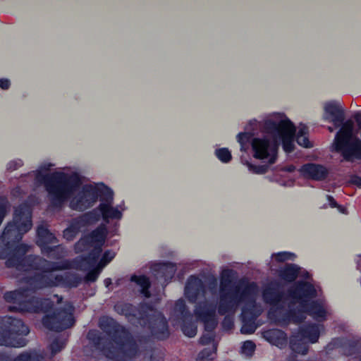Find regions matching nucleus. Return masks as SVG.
<instances>
[{
	"label": "nucleus",
	"instance_id": "1",
	"mask_svg": "<svg viewBox=\"0 0 361 361\" xmlns=\"http://www.w3.org/2000/svg\"><path fill=\"white\" fill-rule=\"evenodd\" d=\"M99 326L109 340L105 338L99 330L90 329L87 339L94 350L112 361H130L137 355V345L126 326L111 317L101 319Z\"/></svg>",
	"mask_w": 361,
	"mask_h": 361
},
{
	"label": "nucleus",
	"instance_id": "2",
	"mask_svg": "<svg viewBox=\"0 0 361 361\" xmlns=\"http://www.w3.org/2000/svg\"><path fill=\"white\" fill-rule=\"evenodd\" d=\"M4 298L13 303L8 310L12 312L44 313L42 318L43 326L51 331L60 332L71 328L75 324L73 312L66 308H54V302L47 298L32 296L27 298V290L20 288L6 291Z\"/></svg>",
	"mask_w": 361,
	"mask_h": 361
},
{
	"label": "nucleus",
	"instance_id": "3",
	"mask_svg": "<svg viewBox=\"0 0 361 361\" xmlns=\"http://www.w3.org/2000/svg\"><path fill=\"white\" fill-rule=\"evenodd\" d=\"M233 270L225 269L221 274L218 312L224 315L235 309L241 303V319L256 320L261 314V307L257 304L255 295L257 286L255 282L243 286L235 285L232 281Z\"/></svg>",
	"mask_w": 361,
	"mask_h": 361
},
{
	"label": "nucleus",
	"instance_id": "4",
	"mask_svg": "<svg viewBox=\"0 0 361 361\" xmlns=\"http://www.w3.org/2000/svg\"><path fill=\"white\" fill-rule=\"evenodd\" d=\"M140 307L137 308L131 303H123L116 305L115 310L126 317L137 319L156 339L164 341L169 338L171 334L169 322L163 312L150 303H142Z\"/></svg>",
	"mask_w": 361,
	"mask_h": 361
},
{
	"label": "nucleus",
	"instance_id": "5",
	"mask_svg": "<svg viewBox=\"0 0 361 361\" xmlns=\"http://www.w3.org/2000/svg\"><path fill=\"white\" fill-rule=\"evenodd\" d=\"M258 128L263 130V123L252 119L245 126V132L237 135V140L240 145V150L245 151L251 144L254 157L258 159H268L269 164H274L278 157L279 144L276 140H270L264 136L262 138L254 137Z\"/></svg>",
	"mask_w": 361,
	"mask_h": 361
},
{
	"label": "nucleus",
	"instance_id": "6",
	"mask_svg": "<svg viewBox=\"0 0 361 361\" xmlns=\"http://www.w3.org/2000/svg\"><path fill=\"white\" fill-rule=\"evenodd\" d=\"M44 184L52 206L60 207L80 184L77 176H68L63 173H55L44 177Z\"/></svg>",
	"mask_w": 361,
	"mask_h": 361
},
{
	"label": "nucleus",
	"instance_id": "7",
	"mask_svg": "<svg viewBox=\"0 0 361 361\" xmlns=\"http://www.w3.org/2000/svg\"><path fill=\"white\" fill-rule=\"evenodd\" d=\"M30 329L21 319L0 317V345L21 348L27 343L25 336Z\"/></svg>",
	"mask_w": 361,
	"mask_h": 361
},
{
	"label": "nucleus",
	"instance_id": "8",
	"mask_svg": "<svg viewBox=\"0 0 361 361\" xmlns=\"http://www.w3.org/2000/svg\"><path fill=\"white\" fill-rule=\"evenodd\" d=\"M263 132L271 135L273 138L270 140H276L279 145L281 141L283 149L286 152L290 153L294 150L293 139L295 135V127L289 119L286 118L279 122L271 119L265 120L263 122Z\"/></svg>",
	"mask_w": 361,
	"mask_h": 361
},
{
	"label": "nucleus",
	"instance_id": "9",
	"mask_svg": "<svg viewBox=\"0 0 361 361\" xmlns=\"http://www.w3.org/2000/svg\"><path fill=\"white\" fill-rule=\"evenodd\" d=\"M32 226L31 212L25 207L19 206L14 211L13 221L7 224L1 235L14 245L21 240L23 235L31 229Z\"/></svg>",
	"mask_w": 361,
	"mask_h": 361
},
{
	"label": "nucleus",
	"instance_id": "10",
	"mask_svg": "<svg viewBox=\"0 0 361 361\" xmlns=\"http://www.w3.org/2000/svg\"><path fill=\"white\" fill-rule=\"evenodd\" d=\"M353 126L350 121L343 125L335 137V148L341 152L343 159L352 161L353 158L361 159V140L352 137Z\"/></svg>",
	"mask_w": 361,
	"mask_h": 361
},
{
	"label": "nucleus",
	"instance_id": "11",
	"mask_svg": "<svg viewBox=\"0 0 361 361\" xmlns=\"http://www.w3.org/2000/svg\"><path fill=\"white\" fill-rule=\"evenodd\" d=\"M30 246L24 243H15L11 249V254L6 260L5 264L8 268H15L20 271H29L34 267L38 255H25L29 251Z\"/></svg>",
	"mask_w": 361,
	"mask_h": 361
},
{
	"label": "nucleus",
	"instance_id": "12",
	"mask_svg": "<svg viewBox=\"0 0 361 361\" xmlns=\"http://www.w3.org/2000/svg\"><path fill=\"white\" fill-rule=\"evenodd\" d=\"M218 306L216 303L208 300L196 303L194 314L197 319L204 324L205 331H213L218 325L216 312Z\"/></svg>",
	"mask_w": 361,
	"mask_h": 361
},
{
	"label": "nucleus",
	"instance_id": "13",
	"mask_svg": "<svg viewBox=\"0 0 361 361\" xmlns=\"http://www.w3.org/2000/svg\"><path fill=\"white\" fill-rule=\"evenodd\" d=\"M304 310L289 308L288 310L281 309H271L268 312L269 318L274 321L275 323L280 326H285L288 325L290 322L295 324H300L304 322L306 317L305 315Z\"/></svg>",
	"mask_w": 361,
	"mask_h": 361
},
{
	"label": "nucleus",
	"instance_id": "14",
	"mask_svg": "<svg viewBox=\"0 0 361 361\" xmlns=\"http://www.w3.org/2000/svg\"><path fill=\"white\" fill-rule=\"evenodd\" d=\"M97 191L96 186L90 184L83 185L82 190L71 200V208L82 212L91 207L98 200Z\"/></svg>",
	"mask_w": 361,
	"mask_h": 361
},
{
	"label": "nucleus",
	"instance_id": "15",
	"mask_svg": "<svg viewBox=\"0 0 361 361\" xmlns=\"http://www.w3.org/2000/svg\"><path fill=\"white\" fill-rule=\"evenodd\" d=\"M107 234L105 226H100L91 231L90 233L83 235L74 245V250L76 253L82 252L90 250L94 246H99L102 248Z\"/></svg>",
	"mask_w": 361,
	"mask_h": 361
},
{
	"label": "nucleus",
	"instance_id": "16",
	"mask_svg": "<svg viewBox=\"0 0 361 361\" xmlns=\"http://www.w3.org/2000/svg\"><path fill=\"white\" fill-rule=\"evenodd\" d=\"M329 350L339 349L340 353L345 356L357 355L361 353V341L346 337L333 338L327 345Z\"/></svg>",
	"mask_w": 361,
	"mask_h": 361
},
{
	"label": "nucleus",
	"instance_id": "17",
	"mask_svg": "<svg viewBox=\"0 0 361 361\" xmlns=\"http://www.w3.org/2000/svg\"><path fill=\"white\" fill-rule=\"evenodd\" d=\"M77 267L78 262L75 259L51 261L39 256L32 269H44L49 274H53L54 271L69 270Z\"/></svg>",
	"mask_w": 361,
	"mask_h": 361
},
{
	"label": "nucleus",
	"instance_id": "18",
	"mask_svg": "<svg viewBox=\"0 0 361 361\" xmlns=\"http://www.w3.org/2000/svg\"><path fill=\"white\" fill-rule=\"evenodd\" d=\"M30 271H35V272L25 276L23 281L31 290L35 291L54 288V274H49L44 269H30Z\"/></svg>",
	"mask_w": 361,
	"mask_h": 361
},
{
	"label": "nucleus",
	"instance_id": "19",
	"mask_svg": "<svg viewBox=\"0 0 361 361\" xmlns=\"http://www.w3.org/2000/svg\"><path fill=\"white\" fill-rule=\"evenodd\" d=\"M288 297L286 293L281 290L277 284H269L262 290V298L266 304L270 305V309L276 310L278 307L284 308V305Z\"/></svg>",
	"mask_w": 361,
	"mask_h": 361
},
{
	"label": "nucleus",
	"instance_id": "20",
	"mask_svg": "<svg viewBox=\"0 0 361 361\" xmlns=\"http://www.w3.org/2000/svg\"><path fill=\"white\" fill-rule=\"evenodd\" d=\"M289 298L297 302H308L310 299L317 296V290L314 286L307 281H298L293 288H290L288 291Z\"/></svg>",
	"mask_w": 361,
	"mask_h": 361
},
{
	"label": "nucleus",
	"instance_id": "21",
	"mask_svg": "<svg viewBox=\"0 0 361 361\" xmlns=\"http://www.w3.org/2000/svg\"><path fill=\"white\" fill-rule=\"evenodd\" d=\"M206 286L196 275L188 277L184 289V295L190 303H196L200 296H204Z\"/></svg>",
	"mask_w": 361,
	"mask_h": 361
},
{
	"label": "nucleus",
	"instance_id": "22",
	"mask_svg": "<svg viewBox=\"0 0 361 361\" xmlns=\"http://www.w3.org/2000/svg\"><path fill=\"white\" fill-rule=\"evenodd\" d=\"M324 120L332 123L336 128L342 127L345 121V111L339 102L331 101L324 105Z\"/></svg>",
	"mask_w": 361,
	"mask_h": 361
},
{
	"label": "nucleus",
	"instance_id": "23",
	"mask_svg": "<svg viewBox=\"0 0 361 361\" xmlns=\"http://www.w3.org/2000/svg\"><path fill=\"white\" fill-rule=\"evenodd\" d=\"M154 277L162 286H166L173 278L176 271V264L171 262H159L151 267Z\"/></svg>",
	"mask_w": 361,
	"mask_h": 361
},
{
	"label": "nucleus",
	"instance_id": "24",
	"mask_svg": "<svg viewBox=\"0 0 361 361\" xmlns=\"http://www.w3.org/2000/svg\"><path fill=\"white\" fill-rule=\"evenodd\" d=\"M54 287L65 288H77L82 281V277L75 272L66 271L61 274H54Z\"/></svg>",
	"mask_w": 361,
	"mask_h": 361
},
{
	"label": "nucleus",
	"instance_id": "25",
	"mask_svg": "<svg viewBox=\"0 0 361 361\" xmlns=\"http://www.w3.org/2000/svg\"><path fill=\"white\" fill-rule=\"evenodd\" d=\"M300 172L304 177L315 180H324L328 176V171L325 166L313 163L303 164Z\"/></svg>",
	"mask_w": 361,
	"mask_h": 361
},
{
	"label": "nucleus",
	"instance_id": "26",
	"mask_svg": "<svg viewBox=\"0 0 361 361\" xmlns=\"http://www.w3.org/2000/svg\"><path fill=\"white\" fill-rule=\"evenodd\" d=\"M56 243H58L57 238L46 226L40 225L37 227L36 244L40 248L41 252L44 250V248L50 246V244Z\"/></svg>",
	"mask_w": 361,
	"mask_h": 361
},
{
	"label": "nucleus",
	"instance_id": "27",
	"mask_svg": "<svg viewBox=\"0 0 361 361\" xmlns=\"http://www.w3.org/2000/svg\"><path fill=\"white\" fill-rule=\"evenodd\" d=\"M263 336L269 343L279 348H283L287 345V334L283 330L278 329H268L263 333Z\"/></svg>",
	"mask_w": 361,
	"mask_h": 361
},
{
	"label": "nucleus",
	"instance_id": "28",
	"mask_svg": "<svg viewBox=\"0 0 361 361\" xmlns=\"http://www.w3.org/2000/svg\"><path fill=\"white\" fill-rule=\"evenodd\" d=\"M300 307L304 312L317 320H325L326 311L322 305L317 300L301 302Z\"/></svg>",
	"mask_w": 361,
	"mask_h": 361
},
{
	"label": "nucleus",
	"instance_id": "29",
	"mask_svg": "<svg viewBox=\"0 0 361 361\" xmlns=\"http://www.w3.org/2000/svg\"><path fill=\"white\" fill-rule=\"evenodd\" d=\"M298 334L310 343H315L319 338L320 331L317 324H306L300 327Z\"/></svg>",
	"mask_w": 361,
	"mask_h": 361
},
{
	"label": "nucleus",
	"instance_id": "30",
	"mask_svg": "<svg viewBox=\"0 0 361 361\" xmlns=\"http://www.w3.org/2000/svg\"><path fill=\"white\" fill-rule=\"evenodd\" d=\"M98 208L101 217L106 223H109V219H121L123 216L122 212L118 207H114L112 204H99Z\"/></svg>",
	"mask_w": 361,
	"mask_h": 361
},
{
	"label": "nucleus",
	"instance_id": "31",
	"mask_svg": "<svg viewBox=\"0 0 361 361\" xmlns=\"http://www.w3.org/2000/svg\"><path fill=\"white\" fill-rule=\"evenodd\" d=\"M300 267L295 264H286L279 273V277L285 282L291 283L298 276Z\"/></svg>",
	"mask_w": 361,
	"mask_h": 361
},
{
	"label": "nucleus",
	"instance_id": "32",
	"mask_svg": "<svg viewBox=\"0 0 361 361\" xmlns=\"http://www.w3.org/2000/svg\"><path fill=\"white\" fill-rule=\"evenodd\" d=\"M289 346L293 352L301 355L307 354L309 349L308 343L299 334L290 336Z\"/></svg>",
	"mask_w": 361,
	"mask_h": 361
},
{
	"label": "nucleus",
	"instance_id": "33",
	"mask_svg": "<svg viewBox=\"0 0 361 361\" xmlns=\"http://www.w3.org/2000/svg\"><path fill=\"white\" fill-rule=\"evenodd\" d=\"M41 253L49 259L60 261L66 259L65 257L67 255V250L61 244H59L56 245H50L44 248V250Z\"/></svg>",
	"mask_w": 361,
	"mask_h": 361
},
{
	"label": "nucleus",
	"instance_id": "34",
	"mask_svg": "<svg viewBox=\"0 0 361 361\" xmlns=\"http://www.w3.org/2000/svg\"><path fill=\"white\" fill-rule=\"evenodd\" d=\"M101 218L98 207L92 210L85 212L83 214L76 217V219L82 226L85 227L97 222Z\"/></svg>",
	"mask_w": 361,
	"mask_h": 361
},
{
	"label": "nucleus",
	"instance_id": "35",
	"mask_svg": "<svg viewBox=\"0 0 361 361\" xmlns=\"http://www.w3.org/2000/svg\"><path fill=\"white\" fill-rule=\"evenodd\" d=\"M173 316L178 320L190 318L192 314L189 311L185 301L179 299L176 301L173 309Z\"/></svg>",
	"mask_w": 361,
	"mask_h": 361
},
{
	"label": "nucleus",
	"instance_id": "36",
	"mask_svg": "<svg viewBox=\"0 0 361 361\" xmlns=\"http://www.w3.org/2000/svg\"><path fill=\"white\" fill-rule=\"evenodd\" d=\"M96 187L98 189V199H99L101 202L100 204H113V190L102 183L97 185Z\"/></svg>",
	"mask_w": 361,
	"mask_h": 361
},
{
	"label": "nucleus",
	"instance_id": "37",
	"mask_svg": "<svg viewBox=\"0 0 361 361\" xmlns=\"http://www.w3.org/2000/svg\"><path fill=\"white\" fill-rule=\"evenodd\" d=\"M130 281L135 283L140 286L141 293L147 298L150 296L149 288L151 287V282L149 279L145 275L137 276L133 274L130 277Z\"/></svg>",
	"mask_w": 361,
	"mask_h": 361
},
{
	"label": "nucleus",
	"instance_id": "38",
	"mask_svg": "<svg viewBox=\"0 0 361 361\" xmlns=\"http://www.w3.org/2000/svg\"><path fill=\"white\" fill-rule=\"evenodd\" d=\"M82 228L76 218L73 219L68 226L63 232V238L68 241L73 240Z\"/></svg>",
	"mask_w": 361,
	"mask_h": 361
},
{
	"label": "nucleus",
	"instance_id": "39",
	"mask_svg": "<svg viewBox=\"0 0 361 361\" xmlns=\"http://www.w3.org/2000/svg\"><path fill=\"white\" fill-rule=\"evenodd\" d=\"M44 356L36 350L24 351L12 360V361H42Z\"/></svg>",
	"mask_w": 361,
	"mask_h": 361
},
{
	"label": "nucleus",
	"instance_id": "40",
	"mask_svg": "<svg viewBox=\"0 0 361 361\" xmlns=\"http://www.w3.org/2000/svg\"><path fill=\"white\" fill-rule=\"evenodd\" d=\"M181 321V330L183 334L189 338H193L197 334V326L192 321V315L190 318L183 319Z\"/></svg>",
	"mask_w": 361,
	"mask_h": 361
},
{
	"label": "nucleus",
	"instance_id": "41",
	"mask_svg": "<svg viewBox=\"0 0 361 361\" xmlns=\"http://www.w3.org/2000/svg\"><path fill=\"white\" fill-rule=\"evenodd\" d=\"M102 252V248L99 247V246H94L86 256L82 257V261L89 267H97Z\"/></svg>",
	"mask_w": 361,
	"mask_h": 361
},
{
	"label": "nucleus",
	"instance_id": "42",
	"mask_svg": "<svg viewBox=\"0 0 361 361\" xmlns=\"http://www.w3.org/2000/svg\"><path fill=\"white\" fill-rule=\"evenodd\" d=\"M217 350V344L213 343L212 348H204L201 350L197 358V361H212L214 359Z\"/></svg>",
	"mask_w": 361,
	"mask_h": 361
},
{
	"label": "nucleus",
	"instance_id": "43",
	"mask_svg": "<svg viewBox=\"0 0 361 361\" xmlns=\"http://www.w3.org/2000/svg\"><path fill=\"white\" fill-rule=\"evenodd\" d=\"M12 246V244L6 240L2 235L0 236V259H7L11 254Z\"/></svg>",
	"mask_w": 361,
	"mask_h": 361
},
{
	"label": "nucleus",
	"instance_id": "44",
	"mask_svg": "<svg viewBox=\"0 0 361 361\" xmlns=\"http://www.w3.org/2000/svg\"><path fill=\"white\" fill-rule=\"evenodd\" d=\"M242 319V326L240 329V332L243 334H253L256 329L257 325L255 324L256 320H250L245 319Z\"/></svg>",
	"mask_w": 361,
	"mask_h": 361
},
{
	"label": "nucleus",
	"instance_id": "45",
	"mask_svg": "<svg viewBox=\"0 0 361 361\" xmlns=\"http://www.w3.org/2000/svg\"><path fill=\"white\" fill-rule=\"evenodd\" d=\"M66 341L61 338H56L49 345L51 355L54 356L61 351L66 346Z\"/></svg>",
	"mask_w": 361,
	"mask_h": 361
},
{
	"label": "nucleus",
	"instance_id": "46",
	"mask_svg": "<svg viewBox=\"0 0 361 361\" xmlns=\"http://www.w3.org/2000/svg\"><path fill=\"white\" fill-rule=\"evenodd\" d=\"M215 154L216 157L223 163H228L232 159L231 152L228 150V149L225 147L216 149L215 150Z\"/></svg>",
	"mask_w": 361,
	"mask_h": 361
},
{
	"label": "nucleus",
	"instance_id": "47",
	"mask_svg": "<svg viewBox=\"0 0 361 361\" xmlns=\"http://www.w3.org/2000/svg\"><path fill=\"white\" fill-rule=\"evenodd\" d=\"M91 267L92 269H91L86 274L85 276L84 277V281L86 283L95 282L99 277L101 270L102 269H99V267H98V265L97 267Z\"/></svg>",
	"mask_w": 361,
	"mask_h": 361
},
{
	"label": "nucleus",
	"instance_id": "48",
	"mask_svg": "<svg viewBox=\"0 0 361 361\" xmlns=\"http://www.w3.org/2000/svg\"><path fill=\"white\" fill-rule=\"evenodd\" d=\"M114 257L115 252L110 250H106L98 262V267H99V269H103L114 258Z\"/></svg>",
	"mask_w": 361,
	"mask_h": 361
},
{
	"label": "nucleus",
	"instance_id": "49",
	"mask_svg": "<svg viewBox=\"0 0 361 361\" xmlns=\"http://www.w3.org/2000/svg\"><path fill=\"white\" fill-rule=\"evenodd\" d=\"M245 164L247 165L250 171L256 174H264L267 171L269 168L267 165H255L247 161H246Z\"/></svg>",
	"mask_w": 361,
	"mask_h": 361
},
{
	"label": "nucleus",
	"instance_id": "50",
	"mask_svg": "<svg viewBox=\"0 0 361 361\" xmlns=\"http://www.w3.org/2000/svg\"><path fill=\"white\" fill-rule=\"evenodd\" d=\"M295 257V254L290 252H279L274 255V258L276 262H283L287 260H293Z\"/></svg>",
	"mask_w": 361,
	"mask_h": 361
},
{
	"label": "nucleus",
	"instance_id": "51",
	"mask_svg": "<svg viewBox=\"0 0 361 361\" xmlns=\"http://www.w3.org/2000/svg\"><path fill=\"white\" fill-rule=\"evenodd\" d=\"M215 333L213 331H205L204 334L200 338V343L202 345H208L214 341Z\"/></svg>",
	"mask_w": 361,
	"mask_h": 361
},
{
	"label": "nucleus",
	"instance_id": "52",
	"mask_svg": "<svg viewBox=\"0 0 361 361\" xmlns=\"http://www.w3.org/2000/svg\"><path fill=\"white\" fill-rule=\"evenodd\" d=\"M256 348L255 343L252 341H245L243 342V345L241 347L242 352L247 354L251 355L252 354Z\"/></svg>",
	"mask_w": 361,
	"mask_h": 361
},
{
	"label": "nucleus",
	"instance_id": "53",
	"mask_svg": "<svg viewBox=\"0 0 361 361\" xmlns=\"http://www.w3.org/2000/svg\"><path fill=\"white\" fill-rule=\"evenodd\" d=\"M295 140L297 143L305 148H310L312 147V145L310 142L307 135L306 136H295Z\"/></svg>",
	"mask_w": 361,
	"mask_h": 361
},
{
	"label": "nucleus",
	"instance_id": "54",
	"mask_svg": "<svg viewBox=\"0 0 361 361\" xmlns=\"http://www.w3.org/2000/svg\"><path fill=\"white\" fill-rule=\"evenodd\" d=\"M23 165V162L21 159H16L9 161L6 165V169L9 171H13Z\"/></svg>",
	"mask_w": 361,
	"mask_h": 361
},
{
	"label": "nucleus",
	"instance_id": "55",
	"mask_svg": "<svg viewBox=\"0 0 361 361\" xmlns=\"http://www.w3.org/2000/svg\"><path fill=\"white\" fill-rule=\"evenodd\" d=\"M233 321L231 318L228 317H225L222 322V326L224 329L226 330H231L233 327Z\"/></svg>",
	"mask_w": 361,
	"mask_h": 361
},
{
	"label": "nucleus",
	"instance_id": "56",
	"mask_svg": "<svg viewBox=\"0 0 361 361\" xmlns=\"http://www.w3.org/2000/svg\"><path fill=\"white\" fill-rule=\"evenodd\" d=\"M11 85L10 80L6 78L0 79V87L2 90H8Z\"/></svg>",
	"mask_w": 361,
	"mask_h": 361
},
{
	"label": "nucleus",
	"instance_id": "57",
	"mask_svg": "<svg viewBox=\"0 0 361 361\" xmlns=\"http://www.w3.org/2000/svg\"><path fill=\"white\" fill-rule=\"evenodd\" d=\"M351 182L353 185L357 186L358 188H361V176L354 175L351 178Z\"/></svg>",
	"mask_w": 361,
	"mask_h": 361
},
{
	"label": "nucleus",
	"instance_id": "58",
	"mask_svg": "<svg viewBox=\"0 0 361 361\" xmlns=\"http://www.w3.org/2000/svg\"><path fill=\"white\" fill-rule=\"evenodd\" d=\"M150 361H164V357L161 354L153 353L150 356Z\"/></svg>",
	"mask_w": 361,
	"mask_h": 361
},
{
	"label": "nucleus",
	"instance_id": "59",
	"mask_svg": "<svg viewBox=\"0 0 361 361\" xmlns=\"http://www.w3.org/2000/svg\"><path fill=\"white\" fill-rule=\"evenodd\" d=\"M307 134H308L307 128L305 126H303L298 130L295 136H303V135L306 136V135H307Z\"/></svg>",
	"mask_w": 361,
	"mask_h": 361
},
{
	"label": "nucleus",
	"instance_id": "60",
	"mask_svg": "<svg viewBox=\"0 0 361 361\" xmlns=\"http://www.w3.org/2000/svg\"><path fill=\"white\" fill-rule=\"evenodd\" d=\"M353 118L356 121L357 126L361 128V111H357L354 115Z\"/></svg>",
	"mask_w": 361,
	"mask_h": 361
},
{
	"label": "nucleus",
	"instance_id": "61",
	"mask_svg": "<svg viewBox=\"0 0 361 361\" xmlns=\"http://www.w3.org/2000/svg\"><path fill=\"white\" fill-rule=\"evenodd\" d=\"M217 287V281L216 279H212L209 283V288L211 291H213L216 289Z\"/></svg>",
	"mask_w": 361,
	"mask_h": 361
},
{
	"label": "nucleus",
	"instance_id": "62",
	"mask_svg": "<svg viewBox=\"0 0 361 361\" xmlns=\"http://www.w3.org/2000/svg\"><path fill=\"white\" fill-rule=\"evenodd\" d=\"M326 198L329 202L331 207H332V208L336 207L337 202L332 196L327 195Z\"/></svg>",
	"mask_w": 361,
	"mask_h": 361
},
{
	"label": "nucleus",
	"instance_id": "63",
	"mask_svg": "<svg viewBox=\"0 0 361 361\" xmlns=\"http://www.w3.org/2000/svg\"><path fill=\"white\" fill-rule=\"evenodd\" d=\"M295 169V167L293 165H288L284 168L283 171L287 172H293Z\"/></svg>",
	"mask_w": 361,
	"mask_h": 361
},
{
	"label": "nucleus",
	"instance_id": "64",
	"mask_svg": "<svg viewBox=\"0 0 361 361\" xmlns=\"http://www.w3.org/2000/svg\"><path fill=\"white\" fill-rule=\"evenodd\" d=\"M104 283L106 288H109L112 284L111 279L106 278L104 280Z\"/></svg>",
	"mask_w": 361,
	"mask_h": 361
}]
</instances>
